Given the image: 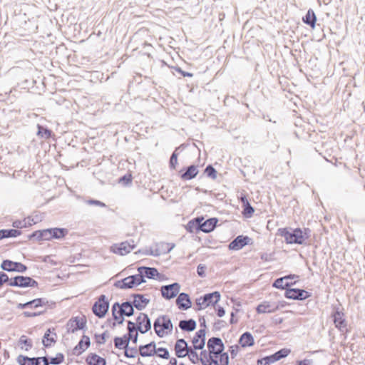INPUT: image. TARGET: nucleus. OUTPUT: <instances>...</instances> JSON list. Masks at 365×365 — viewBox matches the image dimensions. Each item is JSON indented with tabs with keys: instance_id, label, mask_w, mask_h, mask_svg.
<instances>
[{
	"instance_id": "nucleus-23",
	"label": "nucleus",
	"mask_w": 365,
	"mask_h": 365,
	"mask_svg": "<svg viewBox=\"0 0 365 365\" xmlns=\"http://www.w3.org/2000/svg\"><path fill=\"white\" fill-rule=\"evenodd\" d=\"M139 352L143 357L153 356L156 354L155 343L154 341H151L148 344L140 346Z\"/></svg>"
},
{
	"instance_id": "nucleus-36",
	"label": "nucleus",
	"mask_w": 365,
	"mask_h": 365,
	"mask_svg": "<svg viewBox=\"0 0 365 365\" xmlns=\"http://www.w3.org/2000/svg\"><path fill=\"white\" fill-rule=\"evenodd\" d=\"M214 356L207 353L206 350H203L200 354V361L202 365H212L214 364Z\"/></svg>"
},
{
	"instance_id": "nucleus-49",
	"label": "nucleus",
	"mask_w": 365,
	"mask_h": 365,
	"mask_svg": "<svg viewBox=\"0 0 365 365\" xmlns=\"http://www.w3.org/2000/svg\"><path fill=\"white\" fill-rule=\"evenodd\" d=\"M157 356L160 358L168 359L170 357L169 351L166 348H156V354Z\"/></svg>"
},
{
	"instance_id": "nucleus-18",
	"label": "nucleus",
	"mask_w": 365,
	"mask_h": 365,
	"mask_svg": "<svg viewBox=\"0 0 365 365\" xmlns=\"http://www.w3.org/2000/svg\"><path fill=\"white\" fill-rule=\"evenodd\" d=\"M191 347L188 346L187 341L184 339H178L175 344V354L178 358L185 357L187 354V351Z\"/></svg>"
},
{
	"instance_id": "nucleus-64",
	"label": "nucleus",
	"mask_w": 365,
	"mask_h": 365,
	"mask_svg": "<svg viewBox=\"0 0 365 365\" xmlns=\"http://www.w3.org/2000/svg\"><path fill=\"white\" fill-rule=\"evenodd\" d=\"M296 365H313V361L311 359H304L297 361Z\"/></svg>"
},
{
	"instance_id": "nucleus-47",
	"label": "nucleus",
	"mask_w": 365,
	"mask_h": 365,
	"mask_svg": "<svg viewBox=\"0 0 365 365\" xmlns=\"http://www.w3.org/2000/svg\"><path fill=\"white\" fill-rule=\"evenodd\" d=\"M289 350L286 349H282L272 355V358L274 359V361H277L280 360L281 359L286 357L289 354Z\"/></svg>"
},
{
	"instance_id": "nucleus-54",
	"label": "nucleus",
	"mask_w": 365,
	"mask_h": 365,
	"mask_svg": "<svg viewBox=\"0 0 365 365\" xmlns=\"http://www.w3.org/2000/svg\"><path fill=\"white\" fill-rule=\"evenodd\" d=\"M106 336H107V331L103 332L101 334H96V343L98 344H103L106 342Z\"/></svg>"
},
{
	"instance_id": "nucleus-62",
	"label": "nucleus",
	"mask_w": 365,
	"mask_h": 365,
	"mask_svg": "<svg viewBox=\"0 0 365 365\" xmlns=\"http://www.w3.org/2000/svg\"><path fill=\"white\" fill-rule=\"evenodd\" d=\"M8 284L11 287H19V276L9 279Z\"/></svg>"
},
{
	"instance_id": "nucleus-50",
	"label": "nucleus",
	"mask_w": 365,
	"mask_h": 365,
	"mask_svg": "<svg viewBox=\"0 0 365 365\" xmlns=\"http://www.w3.org/2000/svg\"><path fill=\"white\" fill-rule=\"evenodd\" d=\"M205 173L207 175V177L212 178V180H215L217 178V171L211 165H208L206 167Z\"/></svg>"
},
{
	"instance_id": "nucleus-21",
	"label": "nucleus",
	"mask_w": 365,
	"mask_h": 365,
	"mask_svg": "<svg viewBox=\"0 0 365 365\" xmlns=\"http://www.w3.org/2000/svg\"><path fill=\"white\" fill-rule=\"evenodd\" d=\"M279 309V306L274 302H263L257 307L258 314L272 313Z\"/></svg>"
},
{
	"instance_id": "nucleus-32",
	"label": "nucleus",
	"mask_w": 365,
	"mask_h": 365,
	"mask_svg": "<svg viewBox=\"0 0 365 365\" xmlns=\"http://www.w3.org/2000/svg\"><path fill=\"white\" fill-rule=\"evenodd\" d=\"M179 327L186 331H192L196 328V322L192 319L180 320L179 322Z\"/></svg>"
},
{
	"instance_id": "nucleus-13",
	"label": "nucleus",
	"mask_w": 365,
	"mask_h": 365,
	"mask_svg": "<svg viewBox=\"0 0 365 365\" xmlns=\"http://www.w3.org/2000/svg\"><path fill=\"white\" fill-rule=\"evenodd\" d=\"M205 329H201L195 333L192 340L195 350H202L204 348L205 345Z\"/></svg>"
},
{
	"instance_id": "nucleus-11",
	"label": "nucleus",
	"mask_w": 365,
	"mask_h": 365,
	"mask_svg": "<svg viewBox=\"0 0 365 365\" xmlns=\"http://www.w3.org/2000/svg\"><path fill=\"white\" fill-rule=\"evenodd\" d=\"M284 296L288 299L303 300L309 298L311 294L302 289L289 288L286 289Z\"/></svg>"
},
{
	"instance_id": "nucleus-51",
	"label": "nucleus",
	"mask_w": 365,
	"mask_h": 365,
	"mask_svg": "<svg viewBox=\"0 0 365 365\" xmlns=\"http://www.w3.org/2000/svg\"><path fill=\"white\" fill-rule=\"evenodd\" d=\"M63 359H64L63 354L61 353H58L56 354V356L55 357L51 358L50 361H48V364H54V365H58V364H60L61 363H62Z\"/></svg>"
},
{
	"instance_id": "nucleus-6",
	"label": "nucleus",
	"mask_w": 365,
	"mask_h": 365,
	"mask_svg": "<svg viewBox=\"0 0 365 365\" xmlns=\"http://www.w3.org/2000/svg\"><path fill=\"white\" fill-rule=\"evenodd\" d=\"M134 240L125 241L119 244H114L110 247V251L120 255H125L130 252L135 247Z\"/></svg>"
},
{
	"instance_id": "nucleus-38",
	"label": "nucleus",
	"mask_w": 365,
	"mask_h": 365,
	"mask_svg": "<svg viewBox=\"0 0 365 365\" xmlns=\"http://www.w3.org/2000/svg\"><path fill=\"white\" fill-rule=\"evenodd\" d=\"M187 232L193 233L200 230V217H197L193 220L190 221L186 225Z\"/></svg>"
},
{
	"instance_id": "nucleus-1",
	"label": "nucleus",
	"mask_w": 365,
	"mask_h": 365,
	"mask_svg": "<svg viewBox=\"0 0 365 365\" xmlns=\"http://www.w3.org/2000/svg\"><path fill=\"white\" fill-rule=\"evenodd\" d=\"M309 229H304L303 231L300 228L285 227L278 229L277 235L284 237L287 244L302 245L309 238Z\"/></svg>"
},
{
	"instance_id": "nucleus-4",
	"label": "nucleus",
	"mask_w": 365,
	"mask_h": 365,
	"mask_svg": "<svg viewBox=\"0 0 365 365\" xmlns=\"http://www.w3.org/2000/svg\"><path fill=\"white\" fill-rule=\"evenodd\" d=\"M220 299V294L219 292L205 294L202 297L196 299V304L198 306V310H201L210 305L215 306Z\"/></svg>"
},
{
	"instance_id": "nucleus-41",
	"label": "nucleus",
	"mask_w": 365,
	"mask_h": 365,
	"mask_svg": "<svg viewBox=\"0 0 365 365\" xmlns=\"http://www.w3.org/2000/svg\"><path fill=\"white\" fill-rule=\"evenodd\" d=\"M52 239H61L67 234V230L64 228H50Z\"/></svg>"
},
{
	"instance_id": "nucleus-33",
	"label": "nucleus",
	"mask_w": 365,
	"mask_h": 365,
	"mask_svg": "<svg viewBox=\"0 0 365 365\" xmlns=\"http://www.w3.org/2000/svg\"><path fill=\"white\" fill-rule=\"evenodd\" d=\"M18 346L20 347L21 349L27 351L33 347V341L26 336L22 335L18 341Z\"/></svg>"
},
{
	"instance_id": "nucleus-7",
	"label": "nucleus",
	"mask_w": 365,
	"mask_h": 365,
	"mask_svg": "<svg viewBox=\"0 0 365 365\" xmlns=\"http://www.w3.org/2000/svg\"><path fill=\"white\" fill-rule=\"evenodd\" d=\"M17 362L19 365H48V359L47 356L30 358L19 355Z\"/></svg>"
},
{
	"instance_id": "nucleus-52",
	"label": "nucleus",
	"mask_w": 365,
	"mask_h": 365,
	"mask_svg": "<svg viewBox=\"0 0 365 365\" xmlns=\"http://www.w3.org/2000/svg\"><path fill=\"white\" fill-rule=\"evenodd\" d=\"M274 359L272 358V355L267 356L262 359L257 360V365H270L272 363H274Z\"/></svg>"
},
{
	"instance_id": "nucleus-10",
	"label": "nucleus",
	"mask_w": 365,
	"mask_h": 365,
	"mask_svg": "<svg viewBox=\"0 0 365 365\" xmlns=\"http://www.w3.org/2000/svg\"><path fill=\"white\" fill-rule=\"evenodd\" d=\"M180 284L175 282L171 284L162 286L160 291L163 297L166 299H171L178 295L180 292Z\"/></svg>"
},
{
	"instance_id": "nucleus-14",
	"label": "nucleus",
	"mask_w": 365,
	"mask_h": 365,
	"mask_svg": "<svg viewBox=\"0 0 365 365\" xmlns=\"http://www.w3.org/2000/svg\"><path fill=\"white\" fill-rule=\"evenodd\" d=\"M86 325V319L78 317L72 318L67 323L68 332L74 333L77 330L83 329Z\"/></svg>"
},
{
	"instance_id": "nucleus-53",
	"label": "nucleus",
	"mask_w": 365,
	"mask_h": 365,
	"mask_svg": "<svg viewBox=\"0 0 365 365\" xmlns=\"http://www.w3.org/2000/svg\"><path fill=\"white\" fill-rule=\"evenodd\" d=\"M124 354L127 358H134L138 354V350L135 348L128 349L127 347L126 349H125Z\"/></svg>"
},
{
	"instance_id": "nucleus-15",
	"label": "nucleus",
	"mask_w": 365,
	"mask_h": 365,
	"mask_svg": "<svg viewBox=\"0 0 365 365\" xmlns=\"http://www.w3.org/2000/svg\"><path fill=\"white\" fill-rule=\"evenodd\" d=\"M252 239L248 236L239 235L229 245V249L232 250H239L247 245H249Z\"/></svg>"
},
{
	"instance_id": "nucleus-27",
	"label": "nucleus",
	"mask_w": 365,
	"mask_h": 365,
	"mask_svg": "<svg viewBox=\"0 0 365 365\" xmlns=\"http://www.w3.org/2000/svg\"><path fill=\"white\" fill-rule=\"evenodd\" d=\"M198 174L197 167L192 165L188 166L185 171L180 174V178L183 180H190L193 179Z\"/></svg>"
},
{
	"instance_id": "nucleus-24",
	"label": "nucleus",
	"mask_w": 365,
	"mask_h": 365,
	"mask_svg": "<svg viewBox=\"0 0 365 365\" xmlns=\"http://www.w3.org/2000/svg\"><path fill=\"white\" fill-rule=\"evenodd\" d=\"M51 232V229L37 230L29 235V239H35L38 241L50 240L52 239Z\"/></svg>"
},
{
	"instance_id": "nucleus-40",
	"label": "nucleus",
	"mask_w": 365,
	"mask_h": 365,
	"mask_svg": "<svg viewBox=\"0 0 365 365\" xmlns=\"http://www.w3.org/2000/svg\"><path fill=\"white\" fill-rule=\"evenodd\" d=\"M1 238L15 237L21 235V232L15 229L1 230Z\"/></svg>"
},
{
	"instance_id": "nucleus-3",
	"label": "nucleus",
	"mask_w": 365,
	"mask_h": 365,
	"mask_svg": "<svg viewBox=\"0 0 365 365\" xmlns=\"http://www.w3.org/2000/svg\"><path fill=\"white\" fill-rule=\"evenodd\" d=\"M145 282V279L143 278L142 274H133L128 276L115 283V287L121 289H132L142 283Z\"/></svg>"
},
{
	"instance_id": "nucleus-37",
	"label": "nucleus",
	"mask_w": 365,
	"mask_h": 365,
	"mask_svg": "<svg viewBox=\"0 0 365 365\" xmlns=\"http://www.w3.org/2000/svg\"><path fill=\"white\" fill-rule=\"evenodd\" d=\"M56 334L53 333V336H51V330L48 329L46 332L44 334L42 343L44 346L48 347L51 346L53 343L56 342Z\"/></svg>"
},
{
	"instance_id": "nucleus-28",
	"label": "nucleus",
	"mask_w": 365,
	"mask_h": 365,
	"mask_svg": "<svg viewBox=\"0 0 365 365\" xmlns=\"http://www.w3.org/2000/svg\"><path fill=\"white\" fill-rule=\"evenodd\" d=\"M38 282L30 277L19 276V287H36Z\"/></svg>"
},
{
	"instance_id": "nucleus-56",
	"label": "nucleus",
	"mask_w": 365,
	"mask_h": 365,
	"mask_svg": "<svg viewBox=\"0 0 365 365\" xmlns=\"http://www.w3.org/2000/svg\"><path fill=\"white\" fill-rule=\"evenodd\" d=\"M113 319L117 322L118 324H121L124 322L123 315L120 314V312L119 310H118V312L113 313L112 314Z\"/></svg>"
},
{
	"instance_id": "nucleus-20",
	"label": "nucleus",
	"mask_w": 365,
	"mask_h": 365,
	"mask_svg": "<svg viewBox=\"0 0 365 365\" xmlns=\"http://www.w3.org/2000/svg\"><path fill=\"white\" fill-rule=\"evenodd\" d=\"M132 296L134 298L133 305L138 310L141 311L144 309L150 303V299L146 298L143 294H133Z\"/></svg>"
},
{
	"instance_id": "nucleus-39",
	"label": "nucleus",
	"mask_w": 365,
	"mask_h": 365,
	"mask_svg": "<svg viewBox=\"0 0 365 365\" xmlns=\"http://www.w3.org/2000/svg\"><path fill=\"white\" fill-rule=\"evenodd\" d=\"M242 202L243 203L244 210H243V215L246 217H250L252 215V213L255 212L254 208L250 204L248 200L245 197L242 198Z\"/></svg>"
},
{
	"instance_id": "nucleus-16",
	"label": "nucleus",
	"mask_w": 365,
	"mask_h": 365,
	"mask_svg": "<svg viewBox=\"0 0 365 365\" xmlns=\"http://www.w3.org/2000/svg\"><path fill=\"white\" fill-rule=\"evenodd\" d=\"M169 246V244L161 243L160 245H158L155 249L148 250L144 253L146 255L160 256L163 253L166 254L170 252L174 248L175 245L173 244L170 247Z\"/></svg>"
},
{
	"instance_id": "nucleus-45",
	"label": "nucleus",
	"mask_w": 365,
	"mask_h": 365,
	"mask_svg": "<svg viewBox=\"0 0 365 365\" xmlns=\"http://www.w3.org/2000/svg\"><path fill=\"white\" fill-rule=\"evenodd\" d=\"M29 225H31L30 218L24 219L23 220H15L12 224V226L17 229L26 227Z\"/></svg>"
},
{
	"instance_id": "nucleus-58",
	"label": "nucleus",
	"mask_w": 365,
	"mask_h": 365,
	"mask_svg": "<svg viewBox=\"0 0 365 365\" xmlns=\"http://www.w3.org/2000/svg\"><path fill=\"white\" fill-rule=\"evenodd\" d=\"M86 204L89 205H96V206H100V207H106V204L101 201L97 200H88L86 201Z\"/></svg>"
},
{
	"instance_id": "nucleus-26",
	"label": "nucleus",
	"mask_w": 365,
	"mask_h": 365,
	"mask_svg": "<svg viewBox=\"0 0 365 365\" xmlns=\"http://www.w3.org/2000/svg\"><path fill=\"white\" fill-rule=\"evenodd\" d=\"M295 277V275H288L285 276L284 277H280L277 279L273 283V287L278 288V289H288L287 287L292 285V282H288L289 279H294Z\"/></svg>"
},
{
	"instance_id": "nucleus-25",
	"label": "nucleus",
	"mask_w": 365,
	"mask_h": 365,
	"mask_svg": "<svg viewBox=\"0 0 365 365\" xmlns=\"http://www.w3.org/2000/svg\"><path fill=\"white\" fill-rule=\"evenodd\" d=\"M138 272L142 274L143 278L155 279L159 275V272L156 268L148 267H140L138 268Z\"/></svg>"
},
{
	"instance_id": "nucleus-30",
	"label": "nucleus",
	"mask_w": 365,
	"mask_h": 365,
	"mask_svg": "<svg viewBox=\"0 0 365 365\" xmlns=\"http://www.w3.org/2000/svg\"><path fill=\"white\" fill-rule=\"evenodd\" d=\"M239 343L242 347L252 346L254 344V338L250 332L246 331L240 337Z\"/></svg>"
},
{
	"instance_id": "nucleus-57",
	"label": "nucleus",
	"mask_w": 365,
	"mask_h": 365,
	"mask_svg": "<svg viewBox=\"0 0 365 365\" xmlns=\"http://www.w3.org/2000/svg\"><path fill=\"white\" fill-rule=\"evenodd\" d=\"M128 331L130 332V333H133L135 331H138V324H137V322L136 323H134L131 321H128Z\"/></svg>"
},
{
	"instance_id": "nucleus-55",
	"label": "nucleus",
	"mask_w": 365,
	"mask_h": 365,
	"mask_svg": "<svg viewBox=\"0 0 365 365\" xmlns=\"http://www.w3.org/2000/svg\"><path fill=\"white\" fill-rule=\"evenodd\" d=\"M178 164V154L176 153V150H175L170 159V167L173 169L175 168L176 165Z\"/></svg>"
},
{
	"instance_id": "nucleus-43",
	"label": "nucleus",
	"mask_w": 365,
	"mask_h": 365,
	"mask_svg": "<svg viewBox=\"0 0 365 365\" xmlns=\"http://www.w3.org/2000/svg\"><path fill=\"white\" fill-rule=\"evenodd\" d=\"M38 132L37 135L45 138L48 139L51 136L52 131L46 128H44L42 125H38Z\"/></svg>"
},
{
	"instance_id": "nucleus-34",
	"label": "nucleus",
	"mask_w": 365,
	"mask_h": 365,
	"mask_svg": "<svg viewBox=\"0 0 365 365\" xmlns=\"http://www.w3.org/2000/svg\"><path fill=\"white\" fill-rule=\"evenodd\" d=\"M91 344L90 338L86 335L82 336L78 344L76 346L74 350L78 351V354L84 351Z\"/></svg>"
},
{
	"instance_id": "nucleus-2",
	"label": "nucleus",
	"mask_w": 365,
	"mask_h": 365,
	"mask_svg": "<svg viewBox=\"0 0 365 365\" xmlns=\"http://www.w3.org/2000/svg\"><path fill=\"white\" fill-rule=\"evenodd\" d=\"M155 332L159 337L170 334L173 329V323L167 315L158 317L154 322Z\"/></svg>"
},
{
	"instance_id": "nucleus-9",
	"label": "nucleus",
	"mask_w": 365,
	"mask_h": 365,
	"mask_svg": "<svg viewBox=\"0 0 365 365\" xmlns=\"http://www.w3.org/2000/svg\"><path fill=\"white\" fill-rule=\"evenodd\" d=\"M1 268L7 272H18L24 273L27 270V267L21 263L5 259L1 264Z\"/></svg>"
},
{
	"instance_id": "nucleus-8",
	"label": "nucleus",
	"mask_w": 365,
	"mask_h": 365,
	"mask_svg": "<svg viewBox=\"0 0 365 365\" xmlns=\"http://www.w3.org/2000/svg\"><path fill=\"white\" fill-rule=\"evenodd\" d=\"M207 347L210 354H212L215 358H217L218 354L224 350L222 341L218 337L210 338L207 341Z\"/></svg>"
},
{
	"instance_id": "nucleus-42",
	"label": "nucleus",
	"mask_w": 365,
	"mask_h": 365,
	"mask_svg": "<svg viewBox=\"0 0 365 365\" xmlns=\"http://www.w3.org/2000/svg\"><path fill=\"white\" fill-rule=\"evenodd\" d=\"M218 359H214L215 365H228L229 364V356L227 353L221 352L218 354Z\"/></svg>"
},
{
	"instance_id": "nucleus-44",
	"label": "nucleus",
	"mask_w": 365,
	"mask_h": 365,
	"mask_svg": "<svg viewBox=\"0 0 365 365\" xmlns=\"http://www.w3.org/2000/svg\"><path fill=\"white\" fill-rule=\"evenodd\" d=\"M29 304V307H34V308H38L40 307H43L46 304H47L48 301L46 299L43 298H38L33 299L31 301L27 302Z\"/></svg>"
},
{
	"instance_id": "nucleus-22",
	"label": "nucleus",
	"mask_w": 365,
	"mask_h": 365,
	"mask_svg": "<svg viewBox=\"0 0 365 365\" xmlns=\"http://www.w3.org/2000/svg\"><path fill=\"white\" fill-rule=\"evenodd\" d=\"M176 304L181 310H187L191 307V301L187 294L182 292L176 299Z\"/></svg>"
},
{
	"instance_id": "nucleus-19",
	"label": "nucleus",
	"mask_w": 365,
	"mask_h": 365,
	"mask_svg": "<svg viewBox=\"0 0 365 365\" xmlns=\"http://www.w3.org/2000/svg\"><path fill=\"white\" fill-rule=\"evenodd\" d=\"M218 220L215 217L210 218L203 222V218L200 217V228L203 232H212L216 227Z\"/></svg>"
},
{
	"instance_id": "nucleus-29",
	"label": "nucleus",
	"mask_w": 365,
	"mask_h": 365,
	"mask_svg": "<svg viewBox=\"0 0 365 365\" xmlns=\"http://www.w3.org/2000/svg\"><path fill=\"white\" fill-rule=\"evenodd\" d=\"M133 307H134V305H133V302H123L120 305V310H119L120 312V314H123V315H125L127 317H130V316L133 315V314H134Z\"/></svg>"
},
{
	"instance_id": "nucleus-5",
	"label": "nucleus",
	"mask_w": 365,
	"mask_h": 365,
	"mask_svg": "<svg viewBox=\"0 0 365 365\" xmlns=\"http://www.w3.org/2000/svg\"><path fill=\"white\" fill-rule=\"evenodd\" d=\"M108 309L109 302L104 294L99 297L98 301L94 303L92 307L93 312L99 318L103 317L108 312Z\"/></svg>"
},
{
	"instance_id": "nucleus-46",
	"label": "nucleus",
	"mask_w": 365,
	"mask_h": 365,
	"mask_svg": "<svg viewBox=\"0 0 365 365\" xmlns=\"http://www.w3.org/2000/svg\"><path fill=\"white\" fill-rule=\"evenodd\" d=\"M187 356L192 364H197L200 361V356L194 349L190 348V350L187 351Z\"/></svg>"
},
{
	"instance_id": "nucleus-12",
	"label": "nucleus",
	"mask_w": 365,
	"mask_h": 365,
	"mask_svg": "<svg viewBox=\"0 0 365 365\" xmlns=\"http://www.w3.org/2000/svg\"><path fill=\"white\" fill-rule=\"evenodd\" d=\"M136 322L138 324V330L142 334L146 333L151 329L150 319L148 314L145 313H140L136 319Z\"/></svg>"
},
{
	"instance_id": "nucleus-61",
	"label": "nucleus",
	"mask_w": 365,
	"mask_h": 365,
	"mask_svg": "<svg viewBox=\"0 0 365 365\" xmlns=\"http://www.w3.org/2000/svg\"><path fill=\"white\" fill-rule=\"evenodd\" d=\"M238 350H239V346L238 345H235V346H230V352L232 358H235L237 356V354L238 353Z\"/></svg>"
},
{
	"instance_id": "nucleus-31",
	"label": "nucleus",
	"mask_w": 365,
	"mask_h": 365,
	"mask_svg": "<svg viewBox=\"0 0 365 365\" xmlns=\"http://www.w3.org/2000/svg\"><path fill=\"white\" fill-rule=\"evenodd\" d=\"M86 362L88 365H106V361L104 358L99 356L96 354H91L86 358Z\"/></svg>"
},
{
	"instance_id": "nucleus-17",
	"label": "nucleus",
	"mask_w": 365,
	"mask_h": 365,
	"mask_svg": "<svg viewBox=\"0 0 365 365\" xmlns=\"http://www.w3.org/2000/svg\"><path fill=\"white\" fill-rule=\"evenodd\" d=\"M335 327L341 331H346V322L343 312L336 309L332 314Z\"/></svg>"
},
{
	"instance_id": "nucleus-48",
	"label": "nucleus",
	"mask_w": 365,
	"mask_h": 365,
	"mask_svg": "<svg viewBox=\"0 0 365 365\" xmlns=\"http://www.w3.org/2000/svg\"><path fill=\"white\" fill-rule=\"evenodd\" d=\"M114 344L115 348L119 349H125L128 346L126 341L123 338L118 336L114 338Z\"/></svg>"
},
{
	"instance_id": "nucleus-60",
	"label": "nucleus",
	"mask_w": 365,
	"mask_h": 365,
	"mask_svg": "<svg viewBox=\"0 0 365 365\" xmlns=\"http://www.w3.org/2000/svg\"><path fill=\"white\" fill-rule=\"evenodd\" d=\"M132 178L130 175H125L121 177L119 180V182L124 184V185H128L131 182Z\"/></svg>"
},
{
	"instance_id": "nucleus-35",
	"label": "nucleus",
	"mask_w": 365,
	"mask_h": 365,
	"mask_svg": "<svg viewBox=\"0 0 365 365\" xmlns=\"http://www.w3.org/2000/svg\"><path fill=\"white\" fill-rule=\"evenodd\" d=\"M302 20L304 24L310 26L312 28H314L317 21L314 11L311 9H309L306 15L303 17Z\"/></svg>"
},
{
	"instance_id": "nucleus-59",
	"label": "nucleus",
	"mask_w": 365,
	"mask_h": 365,
	"mask_svg": "<svg viewBox=\"0 0 365 365\" xmlns=\"http://www.w3.org/2000/svg\"><path fill=\"white\" fill-rule=\"evenodd\" d=\"M205 269H206V267L205 265L204 264H200L197 267V274L200 277H205Z\"/></svg>"
},
{
	"instance_id": "nucleus-63",
	"label": "nucleus",
	"mask_w": 365,
	"mask_h": 365,
	"mask_svg": "<svg viewBox=\"0 0 365 365\" xmlns=\"http://www.w3.org/2000/svg\"><path fill=\"white\" fill-rule=\"evenodd\" d=\"M225 324V322L223 320H217L214 324V328L217 330L220 329Z\"/></svg>"
}]
</instances>
